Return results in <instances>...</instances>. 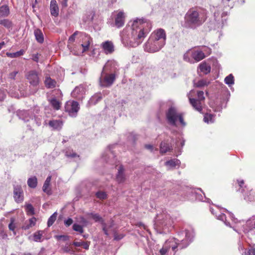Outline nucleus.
Returning a JSON list of instances; mask_svg holds the SVG:
<instances>
[{"label":"nucleus","instance_id":"nucleus-16","mask_svg":"<svg viewBox=\"0 0 255 255\" xmlns=\"http://www.w3.org/2000/svg\"><path fill=\"white\" fill-rule=\"evenodd\" d=\"M26 77L31 85L36 86L39 84V79L38 73L36 71H30L27 73Z\"/></svg>","mask_w":255,"mask_h":255},{"label":"nucleus","instance_id":"nucleus-18","mask_svg":"<svg viewBox=\"0 0 255 255\" xmlns=\"http://www.w3.org/2000/svg\"><path fill=\"white\" fill-rule=\"evenodd\" d=\"M102 158L107 162L111 164H114L116 162L115 154L109 146L106 150L102 154Z\"/></svg>","mask_w":255,"mask_h":255},{"label":"nucleus","instance_id":"nucleus-61","mask_svg":"<svg viewBox=\"0 0 255 255\" xmlns=\"http://www.w3.org/2000/svg\"><path fill=\"white\" fill-rule=\"evenodd\" d=\"M31 59L34 61H35L36 62H38V61H39V55H38V54L37 53V54H33L32 55Z\"/></svg>","mask_w":255,"mask_h":255},{"label":"nucleus","instance_id":"nucleus-2","mask_svg":"<svg viewBox=\"0 0 255 255\" xmlns=\"http://www.w3.org/2000/svg\"><path fill=\"white\" fill-rule=\"evenodd\" d=\"M180 236H185V239H182L180 243H179L178 241L174 238H170L167 240L160 249V255L166 254H169L170 255H174L177 248L182 249L187 247L193 241L194 232L192 229L185 230L180 233Z\"/></svg>","mask_w":255,"mask_h":255},{"label":"nucleus","instance_id":"nucleus-46","mask_svg":"<svg viewBox=\"0 0 255 255\" xmlns=\"http://www.w3.org/2000/svg\"><path fill=\"white\" fill-rule=\"evenodd\" d=\"M25 207L27 214L32 215L34 214V208L31 204H26Z\"/></svg>","mask_w":255,"mask_h":255},{"label":"nucleus","instance_id":"nucleus-57","mask_svg":"<svg viewBox=\"0 0 255 255\" xmlns=\"http://www.w3.org/2000/svg\"><path fill=\"white\" fill-rule=\"evenodd\" d=\"M5 96V92L0 89V101H3L4 99Z\"/></svg>","mask_w":255,"mask_h":255},{"label":"nucleus","instance_id":"nucleus-50","mask_svg":"<svg viewBox=\"0 0 255 255\" xmlns=\"http://www.w3.org/2000/svg\"><path fill=\"white\" fill-rule=\"evenodd\" d=\"M65 155L67 157L70 158H79V155L73 150H68L65 152Z\"/></svg>","mask_w":255,"mask_h":255},{"label":"nucleus","instance_id":"nucleus-39","mask_svg":"<svg viewBox=\"0 0 255 255\" xmlns=\"http://www.w3.org/2000/svg\"><path fill=\"white\" fill-rule=\"evenodd\" d=\"M49 102L51 106L55 110H58L59 109H60L61 107V103L56 99L52 98L51 100H50Z\"/></svg>","mask_w":255,"mask_h":255},{"label":"nucleus","instance_id":"nucleus-64","mask_svg":"<svg viewBox=\"0 0 255 255\" xmlns=\"http://www.w3.org/2000/svg\"><path fill=\"white\" fill-rule=\"evenodd\" d=\"M114 225V221L113 220H111L109 225H107L106 224L107 231H108V229H109L113 228Z\"/></svg>","mask_w":255,"mask_h":255},{"label":"nucleus","instance_id":"nucleus-8","mask_svg":"<svg viewBox=\"0 0 255 255\" xmlns=\"http://www.w3.org/2000/svg\"><path fill=\"white\" fill-rule=\"evenodd\" d=\"M159 29H157L150 35L144 46V49L148 52H155L158 51L159 46Z\"/></svg>","mask_w":255,"mask_h":255},{"label":"nucleus","instance_id":"nucleus-23","mask_svg":"<svg viewBox=\"0 0 255 255\" xmlns=\"http://www.w3.org/2000/svg\"><path fill=\"white\" fill-rule=\"evenodd\" d=\"M50 11L52 16L56 17L59 15V8L56 0H51L50 3Z\"/></svg>","mask_w":255,"mask_h":255},{"label":"nucleus","instance_id":"nucleus-33","mask_svg":"<svg viewBox=\"0 0 255 255\" xmlns=\"http://www.w3.org/2000/svg\"><path fill=\"white\" fill-rule=\"evenodd\" d=\"M44 83L46 87L48 88H53L56 87V81L52 79L50 77H46Z\"/></svg>","mask_w":255,"mask_h":255},{"label":"nucleus","instance_id":"nucleus-24","mask_svg":"<svg viewBox=\"0 0 255 255\" xmlns=\"http://www.w3.org/2000/svg\"><path fill=\"white\" fill-rule=\"evenodd\" d=\"M102 47L106 54H111L114 51V45L112 41H106L103 42Z\"/></svg>","mask_w":255,"mask_h":255},{"label":"nucleus","instance_id":"nucleus-29","mask_svg":"<svg viewBox=\"0 0 255 255\" xmlns=\"http://www.w3.org/2000/svg\"><path fill=\"white\" fill-rule=\"evenodd\" d=\"M102 99L101 93H97L93 96L89 100L88 105L90 106L96 104L99 101Z\"/></svg>","mask_w":255,"mask_h":255},{"label":"nucleus","instance_id":"nucleus-45","mask_svg":"<svg viewBox=\"0 0 255 255\" xmlns=\"http://www.w3.org/2000/svg\"><path fill=\"white\" fill-rule=\"evenodd\" d=\"M224 82L229 87L233 85L234 84V78L233 75L231 74L227 76L225 78Z\"/></svg>","mask_w":255,"mask_h":255},{"label":"nucleus","instance_id":"nucleus-17","mask_svg":"<svg viewBox=\"0 0 255 255\" xmlns=\"http://www.w3.org/2000/svg\"><path fill=\"white\" fill-rule=\"evenodd\" d=\"M86 215L87 216H91L92 218V219L96 222L100 223L102 225L103 230L105 234L107 236H109V233H108L106 224L104 222V220H103L102 217L101 216H100L99 214H98L97 213H94L91 212V213H86Z\"/></svg>","mask_w":255,"mask_h":255},{"label":"nucleus","instance_id":"nucleus-52","mask_svg":"<svg viewBox=\"0 0 255 255\" xmlns=\"http://www.w3.org/2000/svg\"><path fill=\"white\" fill-rule=\"evenodd\" d=\"M96 197L101 200L105 199L107 198V195L106 192L103 191H98L96 193Z\"/></svg>","mask_w":255,"mask_h":255},{"label":"nucleus","instance_id":"nucleus-11","mask_svg":"<svg viewBox=\"0 0 255 255\" xmlns=\"http://www.w3.org/2000/svg\"><path fill=\"white\" fill-rule=\"evenodd\" d=\"M172 224V221L169 215L164 214L162 215V219L160 220V228H162L163 233H168Z\"/></svg>","mask_w":255,"mask_h":255},{"label":"nucleus","instance_id":"nucleus-4","mask_svg":"<svg viewBox=\"0 0 255 255\" xmlns=\"http://www.w3.org/2000/svg\"><path fill=\"white\" fill-rule=\"evenodd\" d=\"M206 18L207 16L205 12L191 9L188 10L185 16V26L195 28L201 25Z\"/></svg>","mask_w":255,"mask_h":255},{"label":"nucleus","instance_id":"nucleus-63","mask_svg":"<svg viewBox=\"0 0 255 255\" xmlns=\"http://www.w3.org/2000/svg\"><path fill=\"white\" fill-rule=\"evenodd\" d=\"M82 246H83V248L85 250H88L89 247V243L88 242H82Z\"/></svg>","mask_w":255,"mask_h":255},{"label":"nucleus","instance_id":"nucleus-30","mask_svg":"<svg viewBox=\"0 0 255 255\" xmlns=\"http://www.w3.org/2000/svg\"><path fill=\"white\" fill-rule=\"evenodd\" d=\"M34 36L36 41L39 43L44 42V36L42 32L39 29H36L34 31Z\"/></svg>","mask_w":255,"mask_h":255},{"label":"nucleus","instance_id":"nucleus-27","mask_svg":"<svg viewBox=\"0 0 255 255\" xmlns=\"http://www.w3.org/2000/svg\"><path fill=\"white\" fill-rule=\"evenodd\" d=\"M39 111L40 109L39 107H36L34 108L33 111V114L34 115V119L33 118V121H32L33 123H35L38 127L41 125L42 121V116L39 115H36V114H38Z\"/></svg>","mask_w":255,"mask_h":255},{"label":"nucleus","instance_id":"nucleus-6","mask_svg":"<svg viewBox=\"0 0 255 255\" xmlns=\"http://www.w3.org/2000/svg\"><path fill=\"white\" fill-rule=\"evenodd\" d=\"M187 96L192 107L197 111L201 113L204 105L205 97L202 91L191 90Z\"/></svg>","mask_w":255,"mask_h":255},{"label":"nucleus","instance_id":"nucleus-12","mask_svg":"<svg viewBox=\"0 0 255 255\" xmlns=\"http://www.w3.org/2000/svg\"><path fill=\"white\" fill-rule=\"evenodd\" d=\"M80 42H81V46L82 47V52L88 51L89 48L90 44L92 41V39L90 36L85 33H79V37H78Z\"/></svg>","mask_w":255,"mask_h":255},{"label":"nucleus","instance_id":"nucleus-13","mask_svg":"<svg viewBox=\"0 0 255 255\" xmlns=\"http://www.w3.org/2000/svg\"><path fill=\"white\" fill-rule=\"evenodd\" d=\"M119 65L115 60H109L104 65L102 71L109 73H114L116 75L118 71Z\"/></svg>","mask_w":255,"mask_h":255},{"label":"nucleus","instance_id":"nucleus-62","mask_svg":"<svg viewBox=\"0 0 255 255\" xmlns=\"http://www.w3.org/2000/svg\"><path fill=\"white\" fill-rule=\"evenodd\" d=\"M57 239L58 240L62 239L63 241H66L69 239V237L65 235H60L57 236Z\"/></svg>","mask_w":255,"mask_h":255},{"label":"nucleus","instance_id":"nucleus-53","mask_svg":"<svg viewBox=\"0 0 255 255\" xmlns=\"http://www.w3.org/2000/svg\"><path fill=\"white\" fill-rule=\"evenodd\" d=\"M65 253H70V254H74V251L73 250L70 246L68 244L66 245L62 249Z\"/></svg>","mask_w":255,"mask_h":255},{"label":"nucleus","instance_id":"nucleus-22","mask_svg":"<svg viewBox=\"0 0 255 255\" xmlns=\"http://www.w3.org/2000/svg\"><path fill=\"white\" fill-rule=\"evenodd\" d=\"M85 94V89L83 86L80 85L76 87L71 92L72 97L78 100H82Z\"/></svg>","mask_w":255,"mask_h":255},{"label":"nucleus","instance_id":"nucleus-43","mask_svg":"<svg viewBox=\"0 0 255 255\" xmlns=\"http://www.w3.org/2000/svg\"><path fill=\"white\" fill-rule=\"evenodd\" d=\"M15 218L11 217L10 219V223L8 224V227L10 231H12L14 235H16L15 229L16 228V224L15 223Z\"/></svg>","mask_w":255,"mask_h":255},{"label":"nucleus","instance_id":"nucleus-38","mask_svg":"<svg viewBox=\"0 0 255 255\" xmlns=\"http://www.w3.org/2000/svg\"><path fill=\"white\" fill-rule=\"evenodd\" d=\"M28 186L32 188H35L37 184V180L35 176L28 178L27 180Z\"/></svg>","mask_w":255,"mask_h":255},{"label":"nucleus","instance_id":"nucleus-47","mask_svg":"<svg viewBox=\"0 0 255 255\" xmlns=\"http://www.w3.org/2000/svg\"><path fill=\"white\" fill-rule=\"evenodd\" d=\"M210 81L206 79H202L198 81L195 85L197 87H202L205 86H207L210 84Z\"/></svg>","mask_w":255,"mask_h":255},{"label":"nucleus","instance_id":"nucleus-19","mask_svg":"<svg viewBox=\"0 0 255 255\" xmlns=\"http://www.w3.org/2000/svg\"><path fill=\"white\" fill-rule=\"evenodd\" d=\"M17 115L19 119L24 122H28L33 121V113L31 111L21 110L18 111Z\"/></svg>","mask_w":255,"mask_h":255},{"label":"nucleus","instance_id":"nucleus-32","mask_svg":"<svg viewBox=\"0 0 255 255\" xmlns=\"http://www.w3.org/2000/svg\"><path fill=\"white\" fill-rule=\"evenodd\" d=\"M199 69L200 71L205 74L210 72L211 67L206 62H202L199 65Z\"/></svg>","mask_w":255,"mask_h":255},{"label":"nucleus","instance_id":"nucleus-42","mask_svg":"<svg viewBox=\"0 0 255 255\" xmlns=\"http://www.w3.org/2000/svg\"><path fill=\"white\" fill-rule=\"evenodd\" d=\"M82 32H79L78 31H75L72 35H71L68 39V42L67 46L69 49L72 48L70 44L73 43L75 40L76 36L78 35V37H79V33H81Z\"/></svg>","mask_w":255,"mask_h":255},{"label":"nucleus","instance_id":"nucleus-3","mask_svg":"<svg viewBox=\"0 0 255 255\" xmlns=\"http://www.w3.org/2000/svg\"><path fill=\"white\" fill-rule=\"evenodd\" d=\"M210 209L212 214L215 215L217 219L223 221L226 226L233 228L236 231H237L236 228H240V224L242 225L243 231L245 233H248L255 230V217H254L248 220L245 224H242L241 222H237V219L234 217L233 214L228 212L226 209H224L226 212H228L229 218L232 220V223L231 224L227 220L226 216L224 213H221L218 207H216V210L212 207H210ZM243 223H244V222Z\"/></svg>","mask_w":255,"mask_h":255},{"label":"nucleus","instance_id":"nucleus-54","mask_svg":"<svg viewBox=\"0 0 255 255\" xmlns=\"http://www.w3.org/2000/svg\"><path fill=\"white\" fill-rule=\"evenodd\" d=\"M245 255H255V249L251 247L247 252H245Z\"/></svg>","mask_w":255,"mask_h":255},{"label":"nucleus","instance_id":"nucleus-58","mask_svg":"<svg viewBox=\"0 0 255 255\" xmlns=\"http://www.w3.org/2000/svg\"><path fill=\"white\" fill-rule=\"evenodd\" d=\"M73 223V220L71 218H69L64 221V224L66 226H69Z\"/></svg>","mask_w":255,"mask_h":255},{"label":"nucleus","instance_id":"nucleus-5","mask_svg":"<svg viewBox=\"0 0 255 255\" xmlns=\"http://www.w3.org/2000/svg\"><path fill=\"white\" fill-rule=\"evenodd\" d=\"M166 119L167 123L171 126L178 127L181 126L184 128L186 123L184 120L182 113L178 111L174 107L170 108L166 113Z\"/></svg>","mask_w":255,"mask_h":255},{"label":"nucleus","instance_id":"nucleus-9","mask_svg":"<svg viewBox=\"0 0 255 255\" xmlns=\"http://www.w3.org/2000/svg\"><path fill=\"white\" fill-rule=\"evenodd\" d=\"M116 79V75L114 73H109L102 71L99 78V83L101 86L108 87L111 86Z\"/></svg>","mask_w":255,"mask_h":255},{"label":"nucleus","instance_id":"nucleus-60","mask_svg":"<svg viewBox=\"0 0 255 255\" xmlns=\"http://www.w3.org/2000/svg\"><path fill=\"white\" fill-rule=\"evenodd\" d=\"M18 73V72L17 71H13L11 73H10L9 75H8V77L10 78V79H14L16 74Z\"/></svg>","mask_w":255,"mask_h":255},{"label":"nucleus","instance_id":"nucleus-55","mask_svg":"<svg viewBox=\"0 0 255 255\" xmlns=\"http://www.w3.org/2000/svg\"><path fill=\"white\" fill-rule=\"evenodd\" d=\"M79 222L82 224L83 226H86L88 224V221L83 216H81L80 217Z\"/></svg>","mask_w":255,"mask_h":255},{"label":"nucleus","instance_id":"nucleus-1","mask_svg":"<svg viewBox=\"0 0 255 255\" xmlns=\"http://www.w3.org/2000/svg\"><path fill=\"white\" fill-rule=\"evenodd\" d=\"M151 25L144 18H136L129 22L121 32L120 37L125 47H135L142 43L150 31Z\"/></svg>","mask_w":255,"mask_h":255},{"label":"nucleus","instance_id":"nucleus-31","mask_svg":"<svg viewBox=\"0 0 255 255\" xmlns=\"http://www.w3.org/2000/svg\"><path fill=\"white\" fill-rule=\"evenodd\" d=\"M9 13V9L7 5H3L0 6V17H7Z\"/></svg>","mask_w":255,"mask_h":255},{"label":"nucleus","instance_id":"nucleus-34","mask_svg":"<svg viewBox=\"0 0 255 255\" xmlns=\"http://www.w3.org/2000/svg\"><path fill=\"white\" fill-rule=\"evenodd\" d=\"M51 179V176H48L46 180L44 182V183L43 186V191L46 193L47 194H51V190L49 189V186L50 185V182Z\"/></svg>","mask_w":255,"mask_h":255},{"label":"nucleus","instance_id":"nucleus-25","mask_svg":"<svg viewBox=\"0 0 255 255\" xmlns=\"http://www.w3.org/2000/svg\"><path fill=\"white\" fill-rule=\"evenodd\" d=\"M116 179L119 183H124L126 180L124 168L123 166L122 165H121L118 169V173L116 175Z\"/></svg>","mask_w":255,"mask_h":255},{"label":"nucleus","instance_id":"nucleus-59","mask_svg":"<svg viewBox=\"0 0 255 255\" xmlns=\"http://www.w3.org/2000/svg\"><path fill=\"white\" fill-rule=\"evenodd\" d=\"M0 237L2 239H5L7 238V235L3 230H2L0 231Z\"/></svg>","mask_w":255,"mask_h":255},{"label":"nucleus","instance_id":"nucleus-14","mask_svg":"<svg viewBox=\"0 0 255 255\" xmlns=\"http://www.w3.org/2000/svg\"><path fill=\"white\" fill-rule=\"evenodd\" d=\"M112 15L115 18V22L110 23L111 26L120 28L124 25L125 16L123 11H119L117 14L114 15V14H113Z\"/></svg>","mask_w":255,"mask_h":255},{"label":"nucleus","instance_id":"nucleus-10","mask_svg":"<svg viewBox=\"0 0 255 255\" xmlns=\"http://www.w3.org/2000/svg\"><path fill=\"white\" fill-rule=\"evenodd\" d=\"M79 110V104L76 101H69L65 104V111L71 117L75 118L77 117Z\"/></svg>","mask_w":255,"mask_h":255},{"label":"nucleus","instance_id":"nucleus-28","mask_svg":"<svg viewBox=\"0 0 255 255\" xmlns=\"http://www.w3.org/2000/svg\"><path fill=\"white\" fill-rule=\"evenodd\" d=\"M173 147L170 142L166 141L160 143V153H166L171 151Z\"/></svg>","mask_w":255,"mask_h":255},{"label":"nucleus","instance_id":"nucleus-49","mask_svg":"<svg viewBox=\"0 0 255 255\" xmlns=\"http://www.w3.org/2000/svg\"><path fill=\"white\" fill-rule=\"evenodd\" d=\"M65 155L67 157L70 158H79V155L73 150H68L65 152Z\"/></svg>","mask_w":255,"mask_h":255},{"label":"nucleus","instance_id":"nucleus-48","mask_svg":"<svg viewBox=\"0 0 255 255\" xmlns=\"http://www.w3.org/2000/svg\"><path fill=\"white\" fill-rule=\"evenodd\" d=\"M57 216V213L54 212L48 219L47 222V226L50 227L53 225L54 222L55 221Z\"/></svg>","mask_w":255,"mask_h":255},{"label":"nucleus","instance_id":"nucleus-21","mask_svg":"<svg viewBox=\"0 0 255 255\" xmlns=\"http://www.w3.org/2000/svg\"><path fill=\"white\" fill-rule=\"evenodd\" d=\"M214 16V20L210 23V25L209 26L211 28H213L214 29L219 30L221 29L224 25L223 19L222 18L220 19V17L218 18V13H215Z\"/></svg>","mask_w":255,"mask_h":255},{"label":"nucleus","instance_id":"nucleus-41","mask_svg":"<svg viewBox=\"0 0 255 255\" xmlns=\"http://www.w3.org/2000/svg\"><path fill=\"white\" fill-rule=\"evenodd\" d=\"M44 233V231H38L35 232L33 234V240L36 242H41L42 241L41 238L43 236V234Z\"/></svg>","mask_w":255,"mask_h":255},{"label":"nucleus","instance_id":"nucleus-15","mask_svg":"<svg viewBox=\"0 0 255 255\" xmlns=\"http://www.w3.org/2000/svg\"><path fill=\"white\" fill-rule=\"evenodd\" d=\"M13 198L17 203H21L24 200V193L21 185H13Z\"/></svg>","mask_w":255,"mask_h":255},{"label":"nucleus","instance_id":"nucleus-56","mask_svg":"<svg viewBox=\"0 0 255 255\" xmlns=\"http://www.w3.org/2000/svg\"><path fill=\"white\" fill-rule=\"evenodd\" d=\"M124 237L123 234H118L117 233H115L114 234V239L117 241H119L123 239Z\"/></svg>","mask_w":255,"mask_h":255},{"label":"nucleus","instance_id":"nucleus-51","mask_svg":"<svg viewBox=\"0 0 255 255\" xmlns=\"http://www.w3.org/2000/svg\"><path fill=\"white\" fill-rule=\"evenodd\" d=\"M73 230L76 232H78L80 234L84 232L83 226L80 225L78 224L75 223L73 225Z\"/></svg>","mask_w":255,"mask_h":255},{"label":"nucleus","instance_id":"nucleus-36","mask_svg":"<svg viewBox=\"0 0 255 255\" xmlns=\"http://www.w3.org/2000/svg\"><path fill=\"white\" fill-rule=\"evenodd\" d=\"M0 25L3 26L7 29H11L13 23L12 21L8 19H2L0 20Z\"/></svg>","mask_w":255,"mask_h":255},{"label":"nucleus","instance_id":"nucleus-40","mask_svg":"<svg viewBox=\"0 0 255 255\" xmlns=\"http://www.w3.org/2000/svg\"><path fill=\"white\" fill-rule=\"evenodd\" d=\"M166 39L165 31L164 29L160 28V49L165 45Z\"/></svg>","mask_w":255,"mask_h":255},{"label":"nucleus","instance_id":"nucleus-37","mask_svg":"<svg viewBox=\"0 0 255 255\" xmlns=\"http://www.w3.org/2000/svg\"><path fill=\"white\" fill-rule=\"evenodd\" d=\"M25 51L23 49H21L18 51L14 53L6 52V55L9 58H13L19 57L24 54Z\"/></svg>","mask_w":255,"mask_h":255},{"label":"nucleus","instance_id":"nucleus-44","mask_svg":"<svg viewBox=\"0 0 255 255\" xmlns=\"http://www.w3.org/2000/svg\"><path fill=\"white\" fill-rule=\"evenodd\" d=\"M204 121L207 124L213 123L214 122V116L211 114H206L204 115Z\"/></svg>","mask_w":255,"mask_h":255},{"label":"nucleus","instance_id":"nucleus-7","mask_svg":"<svg viewBox=\"0 0 255 255\" xmlns=\"http://www.w3.org/2000/svg\"><path fill=\"white\" fill-rule=\"evenodd\" d=\"M204 49H191L188 50L183 55V59L190 63L198 62L205 57L204 51L206 48L202 47Z\"/></svg>","mask_w":255,"mask_h":255},{"label":"nucleus","instance_id":"nucleus-20","mask_svg":"<svg viewBox=\"0 0 255 255\" xmlns=\"http://www.w3.org/2000/svg\"><path fill=\"white\" fill-rule=\"evenodd\" d=\"M181 164L180 161L177 158H173L166 161L164 165L168 170L178 168Z\"/></svg>","mask_w":255,"mask_h":255},{"label":"nucleus","instance_id":"nucleus-35","mask_svg":"<svg viewBox=\"0 0 255 255\" xmlns=\"http://www.w3.org/2000/svg\"><path fill=\"white\" fill-rule=\"evenodd\" d=\"M36 221V218L34 217L29 219L27 222H26L24 223L22 229L25 230L29 229L35 225Z\"/></svg>","mask_w":255,"mask_h":255},{"label":"nucleus","instance_id":"nucleus-26","mask_svg":"<svg viewBox=\"0 0 255 255\" xmlns=\"http://www.w3.org/2000/svg\"><path fill=\"white\" fill-rule=\"evenodd\" d=\"M49 127L54 130H60L63 125V123L61 120H53L49 122Z\"/></svg>","mask_w":255,"mask_h":255}]
</instances>
